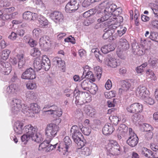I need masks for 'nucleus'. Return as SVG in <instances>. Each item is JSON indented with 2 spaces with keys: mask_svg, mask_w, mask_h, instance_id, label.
<instances>
[{
  "mask_svg": "<svg viewBox=\"0 0 158 158\" xmlns=\"http://www.w3.org/2000/svg\"><path fill=\"white\" fill-rule=\"evenodd\" d=\"M59 127L56 124H48L45 128V134L47 140H52L57 135Z\"/></svg>",
  "mask_w": 158,
  "mask_h": 158,
  "instance_id": "obj_1",
  "label": "nucleus"
},
{
  "mask_svg": "<svg viewBox=\"0 0 158 158\" xmlns=\"http://www.w3.org/2000/svg\"><path fill=\"white\" fill-rule=\"evenodd\" d=\"M51 140H47L46 139L39 145V150H41L43 149L46 152H48L55 149L57 147L58 148L57 149V150L60 152V144L58 143L55 144H50Z\"/></svg>",
  "mask_w": 158,
  "mask_h": 158,
  "instance_id": "obj_2",
  "label": "nucleus"
},
{
  "mask_svg": "<svg viewBox=\"0 0 158 158\" xmlns=\"http://www.w3.org/2000/svg\"><path fill=\"white\" fill-rule=\"evenodd\" d=\"M25 108L23 109V112L29 117L33 116L34 114L38 113L40 111V106L36 103H32L30 104L29 108Z\"/></svg>",
  "mask_w": 158,
  "mask_h": 158,
  "instance_id": "obj_3",
  "label": "nucleus"
},
{
  "mask_svg": "<svg viewBox=\"0 0 158 158\" xmlns=\"http://www.w3.org/2000/svg\"><path fill=\"white\" fill-rule=\"evenodd\" d=\"M120 146L117 142L113 140H110L106 148L110 153L112 155H115L120 151Z\"/></svg>",
  "mask_w": 158,
  "mask_h": 158,
  "instance_id": "obj_4",
  "label": "nucleus"
},
{
  "mask_svg": "<svg viewBox=\"0 0 158 158\" xmlns=\"http://www.w3.org/2000/svg\"><path fill=\"white\" fill-rule=\"evenodd\" d=\"M79 2L78 0H71L66 4L65 10L67 12L71 13L77 10L79 7Z\"/></svg>",
  "mask_w": 158,
  "mask_h": 158,
  "instance_id": "obj_5",
  "label": "nucleus"
},
{
  "mask_svg": "<svg viewBox=\"0 0 158 158\" xmlns=\"http://www.w3.org/2000/svg\"><path fill=\"white\" fill-rule=\"evenodd\" d=\"M117 27V25L111 23L110 25L106 28L103 30L104 33L102 36L103 38L104 39H106L112 36L115 32Z\"/></svg>",
  "mask_w": 158,
  "mask_h": 158,
  "instance_id": "obj_6",
  "label": "nucleus"
},
{
  "mask_svg": "<svg viewBox=\"0 0 158 158\" xmlns=\"http://www.w3.org/2000/svg\"><path fill=\"white\" fill-rule=\"evenodd\" d=\"M70 132L72 135V138L75 142H77L78 140L83 137L82 134L80 131L78 127L76 125L73 126L71 129Z\"/></svg>",
  "mask_w": 158,
  "mask_h": 158,
  "instance_id": "obj_7",
  "label": "nucleus"
},
{
  "mask_svg": "<svg viewBox=\"0 0 158 158\" xmlns=\"http://www.w3.org/2000/svg\"><path fill=\"white\" fill-rule=\"evenodd\" d=\"M108 4V2L107 1H104L99 4V5L101 7H103L105 8L104 10V13H109L110 14L113 16V13L114 10L116 8L117 6L115 4H111L107 5Z\"/></svg>",
  "mask_w": 158,
  "mask_h": 158,
  "instance_id": "obj_8",
  "label": "nucleus"
},
{
  "mask_svg": "<svg viewBox=\"0 0 158 158\" xmlns=\"http://www.w3.org/2000/svg\"><path fill=\"white\" fill-rule=\"evenodd\" d=\"M35 77V71L31 68L27 69L21 76V78L24 79L32 80Z\"/></svg>",
  "mask_w": 158,
  "mask_h": 158,
  "instance_id": "obj_9",
  "label": "nucleus"
},
{
  "mask_svg": "<svg viewBox=\"0 0 158 158\" xmlns=\"http://www.w3.org/2000/svg\"><path fill=\"white\" fill-rule=\"evenodd\" d=\"M127 111L131 113L141 112L143 110V106L139 103H133L127 108Z\"/></svg>",
  "mask_w": 158,
  "mask_h": 158,
  "instance_id": "obj_10",
  "label": "nucleus"
},
{
  "mask_svg": "<svg viewBox=\"0 0 158 158\" xmlns=\"http://www.w3.org/2000/svg\"><path fill=\"white\" fill-rule=\"evenodd\" d=\"M136 95L141 99L146 98L148 95V91L147 88L144 86H139L136 90Z\"/></svg>",
  "mask_w": 158,
  "mask_h": 158,
  "instance_id": "obj_11",
  "label": "nucleus"
},
{
  "mask_svg": "<svg viewBox=\"0 0 158 158\" xmlns=\"http://www.w3.org/2000/svg\"><path fill=\"white\" fill-rule=\"evenodd\" d=\"M12 110L14 114H17L22 107L21 100L14 99L12 101Z\"/></svg>",
  "mask_w": 158,
  "mask_h": 158,
  "instance_id": "obj_12",
  "label": "nucleus"
},
{
  "mask_svg": "<svg viewBox=\"0 0 158 158\" xmlns=\"http://www.w3.org/2000/svg\"><path fill=\"white\" fill-rule=\"evenodd\" d=\"M23 131L25 133H26L28 135L32 138L34 135L37 131V129L33 127L31 125L29 124L26 125L23 128Z\"/></svg>",
  "mask_w": 158,
  "mask_h": 158,
  "instance_id": "obj_13",
  "label": "nucleus"
},
{
  "mask_svg": "<svg viewBox=\"0 0 158 158\" xmlns=\"http://www.w3.org/2000/svg\"><path fill=\"white\" fill-rule=\"evenodd\" d=\"M108 56L106 59V62L108 66L115 68L120 65L119 60L114 58L110 57L109 55Z\"/></svg>",
  "mask_w": 158,
  "mask_h": 158,
  "instance_id": "obj_14",
  "label": "nucleus"
},
{
  "mask_svg": "<svg viewBox=\"0 0 158 158\" xmlns=\"http://www.w3.org/2000/svg\"><path fill=\"white\" fill-rule=\"evenodd\" d=\"M51 17L56 23L62 22L63 20V16L62 13L59 11H55L51 13Z\"/></svg>",
  "mask_w": 158,
  "mask_h": 158,
  "instance_id": "obj_15",
  "label": "nucleus"
},
{
  "mask_svg": "<svg viewBox=\"0 0 158 158\" xmlns=\"http://www.w3.org/2000/svg\"><path fill=\"white\" fill-rule=\"evenodd\" d=\"M114 130L113 126L110 123L106 124L102 129L103 134L106 135L111 134Z\"/></svg>",
  "mask_w": 158,
  "mask_h": 158,
  "instance_id": "obj_16",
  "label": "nucleus"
},
{
  "mask_svg": "<svg viewBox=\"0 0 158 158\" xmlns=\"http://www.w3.org/2000/svg\"><path fill=\"white\" fill-rule=\"evenodd\" d=\"M139 139L137 135L129 136L127 140V143L131 147L133 148L137 145Z\"/></svg>",
  "mask_w": 158,
  "mask_h": 158,
  "instance_id": "obj_17",
  "label": "nucleus"
},
{
  "mask_svg": "<svg viewBox=\"0 0 158 158\" xmlns=\"http://www.w3.org/2000/svg\"><path fill=\"white\" fill-rule=\"evenodd\" d=\"M37 17V14L36 13L29 11L25 12L23 14V19L29 21L35 20L36 19Z\"/></svg>",
  "mask_w": 158,
  "mask_h": 158,
  "instance_id": "obj_18",
  "label": "nucleus"
},
{
  "mask_svg": "<svg viewBox=\"0 0 158 158\" xmlns=\"http://www.w3.org/2000/svg\"><path fill=\"white\" fill-rule=\"evenodd\" d=\"M24 124L22 122L17 121L14 123V130L17 134H20L23 133Z\"/></svg>",
  "mask_w": 158,
  "mask_h": 158,
  "instance_id": "obj_19",
  "label": "nucleus"
},
{
  "mask_svg": "<svg viewBox=\"0 0 158 158\" xmlns=\"http://www.w3.org/2000/svg\"><path fill=\"white\" fill-rule=\"evenodd\" d=\"M121 84L122 88L119 89V93L120 94L127 91L131 86L130 83L127 81H123L121 82Z\"/></svg>",
  "mask_w": 158,
  "mask_h": 158,
  "instance_id": "obj_20",
  "label": "nucleus"
},
{
  "mask_svg": "<svg viewBox=\"0 0 158 158\" xmlns=\"http://www.w3.org/2000/svg\"><path fill=\"white\" fill-rule=\"evenodd\" d=\"M112 17H113V16L109 14L106 13H104V15L102 17L98 19V22L101 23L104 22L105 21H107V23H108V24H110V23L112 22V19H111V18Z\"/></svg>",
  "mask_w": 158,
  "mask_h": 158,
  "instance_id": "obj_21",
  "label": "nucleus"
},
{
  "mask_svg": "<svg viewBox=\"0 0 158 158\" xmlns=\"http://www.w3.org/2000/svg\"><path fill=\"white\" fill-rule=\"evenodd\" d=\"M36 19L39 22L40 27L46 26L48 24V22L47 19L42 15H37Z\"/></svg>",
  "mask_w": 158,
  "mask_h": 158,
  "instance_id": "obj_22",
  "label": "nucleus"
},
{
  "mask_svg": "<svg viewBox=\"0 0 158 158\" xmlns=\"http://www.w3.org/2000/svg\"><path fill=\"white\" fill-rule=\"evenodd\" d=\"M128 130V127L125 124H121L118 127L117 132L120 134L122 136H125Z\"/></svg>",
  "mask_w": 158,
  "mask_h": 158,
  "instance_id": "obj_23",
  "label": "nucleus"
},
{
  "mask_svg": "<svg viewBox=\"0 0 158 158\" xmlns=\"http://www.w3.org/2000/svg\"><path fill=\"white\" fill-rule=\"evenodd\" d=\"M79 93L78 94L79 95V96L80 97H81L86 102H89L91 100V96L87 92H83L81 91H79Z\"/></svg>",
  "mask_w": 158,
  "mask_h": 158,
  "instance_id": "obj_24",
  "label": "nucleus"
},
{
  "mask_svg": "<svg viewBox=\"0 0 158 158\" xmlns=\"http://www.w3.org/2000/svg\"><path fill=\"white\" fill-rule=\"evenodd\" d=\"M115 48L113 45L108 44L102 47L101 48V51L104 54H106L108 52L113 51L114 50Z\"/></svg>",
  "mask_w": 158,
  "mask_h": 158,
  "instance_id": "obj_25",
  "label": "nucleus"
},
{
  "mask_svg": "<svg viewBox=\"0 0 158 158\" xmlns=\"http://www.w3.org/2000/svg\"><path fill=\"white\" fill-rule=\"evenodd\" d=\"M142 153L146 157L149 158H158L157 156L154 154V152L147 149L145 148L144 150L142 151Z\"/></svg>",
  "mask_w": 158,
  "mask_h": 158,
  "instance_id": "obj_26",
  "label": "nucleus"
},
{
  "mask_svg": "<svg viewBox=\"0 0 158 158\" xmlns=\"http://www.w3.org/2000/svg\"><path fill=\"white\" fill-rule=\"evenodd\" d=\"M16 57L18 61V67L21 69L23 67L25 63V60L23 54L17 55Z\"/></svg>",
  "mask_w": 158,
  "mask_h": 158,
  "instance_id": "obj_27",
  "label": "nucleus"
},
{
  "mask_svg": "<svg viewBox=\"0 0 158 158\" xmlns=\"http://www.w3.org/2000/svg\"><path fill=\"white\" fill-rule=\"evenodd\" d=\"M16 57L18 61V67L21 69L23 67L25 63V60L23 54L17 55Z\"/></svg>",
  "mask_w": 158,
  "mask_h": 158,
  "instance_id": "obj_28",
  "label": "nucleus"
},
{
  "mask_svg": "<svg viewBox=\"0 0 158 158\" xmlns=\"http://www.w3.org/2000/svg\"><path fill=\"white\" fill-rule=\"evenodd\" d=\"M34 67L37 71L41 69H43V64L41 60L38 59L35 60L34 63Z\"/></svg>",
  "mask_w": 158,
  "mask_h": 158,
  "instance_id": "obj_29",
  "label": "nucleus"
},
{
  "mask_svg": "<svg viewBox=\"0 0 158 158\" xmlns=\"http://www.w3.org/2000/svg\"><path fill=\"white\" fill-rule=\"evenodd\" d=\"M84 111L88 115L91 117H93L96 113L95 109L89 106L85 107Z\"/></svg>",
  "mask_w": 158,
  "mask_h": 158,
  "instance_id": "obj_30",
  "label": "nucleus"
},
{
  "mask_svg": "<svg viewBox=\"0 0 158 158\" xmlns=\"http://www.w3.org/2000/svg\"><path fill=\"white\" fill-rule=\"evenodd\" d=\"M31 139L32 140L37 143H40L42 142L44 139L42 135L39 132H36L33 136Z\"/></svg>",
  "mask_w": 158,
  "mask_h": 158,
  "instance_id": "obj_31",
  "label": "nucleus"
},
{
  "mask_svg": "<svg viewBox=\"0 0 158 158\" xmlns=\"http://www.w3.org/2000/svg\"><path fill=\"white\" fill-rule=\"evenodd\" d=\"M48 41L44 42L43 45H40L41 48L45 51L48 50L51 46L52 43L50 40H47Z\"/></svg>",
  "mask_w": 158,
  "mask_h": 158,
  "instance_id": "obj_32",
  "label": "nucleus"
},
{
  "mask_svg": "<svg viewBox=\"0 0 158 158\" xmlns=\"http://www.w3.org/2000/svg\"><path fill=\"white\" fill-rule=\"evenodd\" d=\"M119 42L122 49L127 50L129 48V44L126 40L121 39Z\"/></svg>",
  "mask_w": 158,
  "mask_h": 158,
  "instance_id": "obj_33",
  "label": "nucleus"
},
{
  "mask_svg": "<svg viewBox=\"0 0 158 158\" xmlns=\"http://www.w3.org/2000/svg\"><path fill=\"white\" fill-rule=\"evenodd\" d=\"M91 83L88 79L83 81L81 83V86L82 88L85 90H88L90 86Z\"/></svg>",
  "mask_w": 158,
  "mask_h": 158,
  "instance_id": "obj_34",
  "label": "nucleus"
},
{
  "mask_svg": "<svg viewBox=\"0 0 158 158\" xmlns=\"http://www.w3.org/2000/svg\"><path fill=\"white\" fill-rule=\"evenodd\" d=\"M65 148L66 151H68V149L70 146L72 142L69 136L65 137L64 139Z\"/></svg>",
  "mask_w": 158,
  "mask_h": 158,
  "instance_id": "obj_35",
  "label": "nucleus"
},
{
  "mask_svg": "<svg viewBox=\"0 0 158 158\" xmlns=\"http://www.w3.org/2000/svg\"><path fill=\"white\" fill-rule=\"evenodd\" d=\"M31 53L32 56L37 58L39 57L41 54V52L39 49L35 48L31 50Z\"/></svg>",
  "mask_w": 158,
  "mask_h": 158,
  "instance_id": "obj_36",
  "label": "nucleus"
},
{
  "mask_svg": "<svg viewBox=\"0 0 158 158\" xmlns=\"http://www.w3.org/2000/svg\"><path fill=\"white\" fill-rule=\"evenodd\" d=\"M48 108H49V109L46 112H51V114H56L57 111V110L58 109L57 106L56 105H53L52 106L48 105Z\"/></svg>",
  "mask_w": 158,
  "mask_h": 158,
  "instance_id": "obj_37",
  "label": "nucleus"
},
{
  "mask_svg": "<svg viewBox=\"0 0 158 158\" xmlns=\"http://www.w3.org/2000/svg\"><path fill=\"white\" fill-rule=\"evenodd\" d=\"M150 39L153 41L158 42V33L151 31L150 33Z\"/></svg>",
  "mask_w": 158,
  "mask_h": 158,
  "instance_id": "obj_38",
  "label": "nucleus"
},
{
  "mask_svg": "<svg viewBox=\"0 0 158 158\" xmlns=\"http://www.w3.org/2000/svg\"><path fill=\"white\" fill-rule=\"evenodd\" d=\"M10 52V51L9 50H4L2 52L1 56V58L3 60H6L9 56Z\"/></svg>",
  "mask_w": 158,
  "mask_h": 158,
  "instance_id": "obj_39",
  "label": "nucleus"
},
{
  "mask_svg": "<svg viewBox=\"0 0 158 158\" xmlns=\"http://www.w3.org/2000/svg\"><path fill=\"white\" fill-rule=\"evenodd\" d=\"M75 103L77 105H82L86 102L78 94L75 97Z\"/></svg>",
  "mask_w": 158,
  "mask_h": 158,
  "instance_id": "obj_40",
  "label": "nucleus"
},
{
  "mask_svg": "<svg viewBox=\"0 0 158 158\" xmlns=\"http://www.w3.org/2000/svg\"><path fill=\"white\" fill-rule=\"evenodd\" d=\"M115 94L116 92L114 90L111 91L109 92H106L104 94L106 98H111L114 97Z\"/></svg>",
  "mask_w": 158,
  "mask_h": 158,
  "instance_id": "obj_41",
  "label": "nucleus"
},
{
  "mask_svg": "<svg viewBox=\"0 0 158 158\" xmlns=\"http://www.w3.org/2000/svg\"><path fill=\"white\" fill-rule=\"evenodd\" d=\"M16 86L14 84L8 86L6 89V91L9 94H13L15 90Z\"/></svg>",
  "mask_w": 158,
  "mask_h": 158,
  "instance_id": "obj_42",
  "label": "nucleus"
},
{
  "mask_svg": "<svg viewBox=\"0 0 158 158\" xmlns=\"http://www.w3.org/2000/svg\"><path fill=\"white\" fill-rule=\"evenodd\" d=\"M111 19H112V21H114V20H116L117 23H119L122 22L123 21V18L122 16L120 15H113V17H112Z\"/></svg>",
  "mask_w": 158,
  "mask_h": 158,
  "instance_id": "obj_43",
  "label": "nucleus"
},
{
  "mask_svg": "<svg viewBox=\"0 0 158 158\" xmlns=\"http://www.w3.org/2000/svg\"><path fill=\"white\" fill-rule=\"evenodd\" d=\"M81 131L85 135H89L90 133L91 129L90 128L88 127H82L81 129Z\"/></svg>",
  "mask_w": 158,
  "mask_h": 158,
  "instance_id": "obj_44",
  "label": "nucleus"
},
{
  "mask_svg": "<svg viewBox=\"0 0 158 158\" xmlns=\"http://www.w3.org/2000/svg\"><path fill=\"white\" fill-rule=\"evenodd\" d=\"M95 69L96 70L97 73L96 75L97 77V78L98 79H100L101 77L102 73V69L99 66L96 67Z\"/></svg>",
  "mask_w": 158,
  "mask_h": 158,
  "instance_id": "obj_45",
  "label": "nucleus"
},
{
  "mask_svg": "<svg viewBox=\"0 0 158 158\" xmlns=\"http://www.w3.org/2000/svg\"><path fill=\"white\" fill-rule=\"evenodd\" d=\"M50 40V37L47 35H43L41 37L40 39L39 44L40 45H43L44 42L48 41L47 40Z\"/></svg>",
  "mask_w": 158,
  "mask_h": 158,
  "instance_id": "obj_46",
  "label": "nucleus"
},
{
  "mask_svg": "<svg viewBox=\"0 0 158 158\" xmlns=\"http://www.w3.org/2000/svg\"><path fill=\"white\" fill-rule=\"evenodd\" d=\"M81 152L82 154L86 156H88L91 153V151L89 148L85 147L82 150Z\"/></svg>",
  "mask_w": 158,
  "mask_h": 158,
  "instance_id": "obj_47",
  "label": "nucleus"
},
{
  "mask_svg": "<svg viewBox=\"0 0 158 158\" xmlns=\"http://www.w3.org/2000/svg\"><path fill=\"white\" fill-rule=\"evenodd\" d=\"M150 24L152 28L158 29V20L152 19L151 21Z\"/></svg>",
  "mask_w": 158,
  "mask_h": 158,
  "instance_id": "obj_48",
  "label": "nucleus"
},
{
  "mask_svg": "<svg viewBox=\"0 0 158 158\" xmlns=\"http://www.w3.org/2000/svg\"><path fill=\"white\" fill-rule=\"evenodd\" d=\"M85 140L84 139L83 137L81 138V139L78 140L77 142L75 143L81 148L82 147L84 146L85 145Z\"/></svg>",
  "mask_w": 158,
  "mask_h": 158,
  "instance_id": "obj_49",
  "label": "nucleus"
},
{
  "mask_svg": "<svg viewBox=\"0 0 158 158\" xmlns=\"http://www.w3.org/2000/svg\"><path fill=\"white\" fill-rule=\"evenodd\" d=\"M56 66L60 68L63 72L65 71V63L64 61L62 60L61 62H59Z\"/></svg>",
  "mask_w": 158,
  "mask_h": 158,
  "instance_id": "obj_50",
  "label": "nucleus"
},
{
  "mask_svg": "<svg viewBox=\"0 0 158 158\" xmlns=\"http://www.w3.org/2000/svg\"><path fill=\"white\" fill-rule=\"evenodd\" d=\"M31 138V137L29 136H28L26 133L22 135L21 137L22 142H24V143L28 141Z\"/></svg>",
  "mask_w": 158,
  "mask_h": 158,
  "instance_id": "obj_51",
  "label": "nucleus"
},
{
  "mask_svg": "<svg viewBox=\"0 0 158 158\" xmlns=\"http://www.w3.org/2000/svg\"><path fill=\"white\" fill-rule=\"evenodd\" d=\"M135 113L132 116L131 119L133 122H135L140 119V116L139 114H138V113Z\"/></svg>",
  "mask_w": 158,
  "mask_h": 158,
  "instance_id": "obj_52",
  "label": "nucleus"
},
{
  "mask_svg": "<svg viewBox=\"0 0 158 158\" xmlns=\"http://www.w3.org/2000/svg\"><path fill=\"white\" fill-rule=\"evenodd\" d=\"M36 84L35 82H29L26 84V87L29 89H32L36 87Z\"/></svg>",
  "mask_w": 158,
  "mask_h": 158,
  "instance_id": "obj_53",
  "label": "nucleus"
},
{
  "mask_svg": "<svg viewBox=\"0 0 158 158\" xmlns=\"http://www.w3.org/2000/svg\"><path fill=\"white\" fill-rule=\"evenodd\" d=\"M148 63L151 66H155L157 63V60L156 58H150L148 60Z\"/></svg>",
  "mask_w": 158,
  "mask_h": 158,
  "instance_id": "obj_54",
  "label": "nucleus"
},
{
  "mask_svg": "<svg viewBox=\"0 0 158 158\" xmlns=\"http://www.w3.org/2000/svg\"><path fill=\"white\" fill-rule=\"evenodd\" d=\"M75 40L73 37L71 35L69 36L67 38L65 39L64 41L66 42H70L73 44H75Z\"/></svg>",
  "mask_w": 158,
  "mask_h": 158,
  "instance_id": "obj_55",
  "label": "nucleus"
},
{
  "mask_svg": "<svg viewBox=\"0 0 158 158\" xmlns=\"http://www.w3.org/2000/svg\"><path fill=\"white\" fill-rule=\"evenodd\" d=\"M143 99H144L145 102L147 103L150 105H152L154 103V100L150 97L147 98V97L146 98Z\"/></svg>",
  "mask_w": 158,
  "mask_h": 158,
  "instance_id": "obj_56",
  "label": "nucleus"
},
{
  "mask_svg": "<svg viewBox=\"0 0 158 158\" xmlns=\"http://www.w3.org/2000/svg\"><path fill=\"white\" fill-rule=\"evenodd\" d=\"M151 149L154 151V154L158 156V146L155 144L152 145L151 146Z\"/></svg>",
  "mask_w": 158,
  "mask_h": 158,
  "instance_id": "obj_57",
  "label": "nucleus"
},
{
  "mask_svg": "<svg viewBox=\"0 0 158 158\" xmlns=\"http://www.w3.org/2000/svg\"><path fill=\"white\" fill-rule=\"evenodd\" d=\"M41 61L42 62L43 65L46 64H49L50 60L46 55L42 57Z\"/></svg>",
  "mask_w": 158,
  "mask_h": 158,
  "instance_id": "obj_58",
  "label": "nucleus"
},
{
  "mask_svg": "<svg viewBox=\"0 0 158 158\" xmlns=\"http://www.w3.org/2000/svg\"><path fill=\"white\" fill-rule=\"evenodd\" d=\"M93 3L91 0H85L82 3V6L84 7H86Z\"/></svg>",
  "mask_w": 158,
  "mask_h": 158,
  "instance_id": "obj_59",
  "label": "nucleus"
},
{
  "mask_svg": "<svg viewBox=\"0 0 158 158\" xmlns=\"http://www.w3.org/2000/svg\"><path fill=\"white\" fill-rule=\"evenodd\" d=\"M95 56L98 61L102 62L103 57L102 55L99 52H97L95 53Z\"/></svg>",
  "mask_w": 158,
  "mask_h": 158,
  "instance_id": "obj_60",
  "label": "nucleus"
},
{
  "mask_svg": "<svg viewBox=\"0 0 158 158\" xmlns=\"http://www.w3.org/2000/svg\"><path fill=\"white\" fill-rule=\"evenodd\" d=\"M153 122L155 124H158V111L155 112L153 115Z\"/></svg>",
  "mask_w": 158,
  "mask_h": 158,
  "instance_id": "obj_61",
  "label": "nucleus"
},
{
  "mask_svg": "<svg viewBox=\"0 0 158 158\" xmlns=\"http://www.w3.org/2000/svg\"><path fill=\"white\" fill-rule=\"evenodd\" d=\"M132 50L134 52H136L139 51V47L137 44L133 43L131 44Z\"/></svg>",
  "mask_w": 158,
  "mask_h": 158,
  "instance_id": "obj_62",
  "label": "nucleus"
},
{
  "mask_svg": "<svg viewBox=\"0 0 158 158\" xmlns=\"http://www.w3.org/2000/svg\"><path fill=\"white\" fill-rule=\"evenodd\" d=\"M143 127L144 131H150L152 129V126L148 124H144Z\"/></svg>",
  "mask_w": 158,
  "mask_h": 158,
  "instance_id": "obj_63",
  "label": "nucleus"
},
{
  "mask_svg": "<svg viewBox=\"0 0 158 158\" xmlns=\"http://www.w3.org/2000/svg\"><path fill=\"white\" fill-rule=\"evenodd\" d=\"M62 60L61 58L58 57H55L53 59L52 61L54 64L56 65L59 62H61Z\"/></svg>",
  "mask_w": 158,
  "mask_h": 158,
  "instance_id": "obj_64",
  "label": "nucleus"
}]
</instances>
